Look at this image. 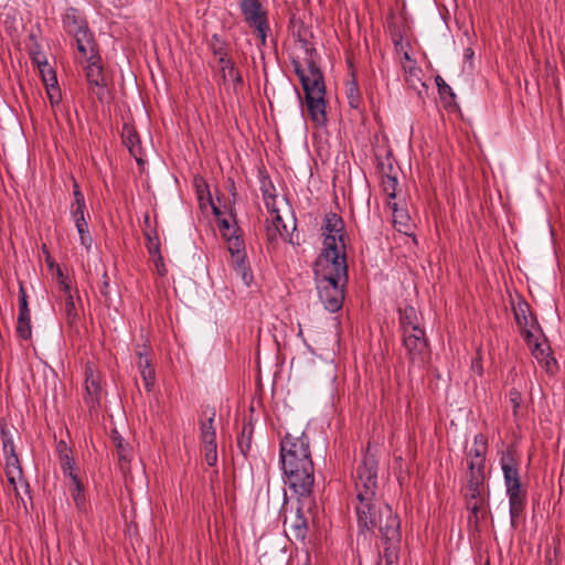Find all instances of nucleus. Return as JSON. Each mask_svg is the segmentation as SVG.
<instances>
[{
	"label": "nucleus",
	"mask_w": 565,
	"mask_h": 565,
	"mask_svg": "<svg viewBox=\"0 0 565 565\" xmlns=\"http://www.w3.org/2000/svg\"><path fill=\"white\" fill-rule=\"evenodd\" d=\"M2 451H3L4 458L18 457L14 444H11V445H8V446L4 445L2 447Z\"/></svg>",
	"instance_id": "58"
},
{
	"label": "nucleus",
	"mask_w": 565,
	"mask_h": 565,
	"mask_svg": "<svg viewBox=\"0 0 565 565\" xmlns=\"http://www.w3.org/2000/svg\"><path fill=\"white\" fill-rule=\"evenodd\" d=\"M60 461H61V469L65 477H68L70 479H72V476H77L75 473V461H74L72 452L67 454V455L64 454L63 456H61Z\"/></svg>",
	"instance_id": "41"
},
{
	"label": "nucleus",
	"mask_w": 565,
	"mask_h": 565,
	"mask_svg": "<svg viewBox=\"0 0 565 565\" xmlns=\"http://www.w3.org/2000/svg\"><path fill=\"white\" fill-rule=\"evenodd\" d=\"M70 210H71V215H72V218L74 222L76 220H81V218L85 217L86 206L71 205Z\"/></svg>",
	"instance_id": "57"
},
{
	"label": "nucleus",
	"mask_w": 565,
	"mask_h": 565,
	"mask_svg": "<svg viewBox=\"0 0 565 565\" xmlns=\"http://www.w3.org/2000/svg\"><path fill=\"white\" fill-rule=\"evenodd\" d=\"M514 318L526 344L531 345L534 338L532 330L537 326V322L531 315L527 303H519L518 308H514Z\"/></svg>",
	"instance_id": "16"
},
{
	"label": "nucleus",
	"mask_w": 565,
	"mask_h": 565,
	"mask_svg": "<svg viewBox=\"0 0 565 565\" xmlns=\"http://www.w3.org/2000/svg\"><path fill=\"white\" fill-rule=\"evenodd\" d=\"M0 438L2 441V447L6 445H11L13 443V435L11 428L4 423V420L0 422Z\"/></svg>",
	"instance_id": "47"
},
{
	"label": "nucleus",
	"mask_w": 565,
	"mask_h": 565,
	"mask_svg": "<svg viewBox=\"0 0 565 565\" xmlns=\"http://www.w3.org/2000/svg\"><path fill=\"white\" fill-rule=\"evenodd\" d=\"M345 94L349 106L360 110L363 99L354 73H352L351 79L347 82Z\"/></svg>",
	"instance_id": "25"
},
{
	"label": "nucleus",
	"mask_w": 565,
	"mask_h": 565,
	"mask_svg": "<svg viewBox=\"0 0 565 565\" xmlns=\"http://www.w3.org/2000/svg\"><path fill=\"white\" fill-rule=\"evenodd\" d=\"M387 206L393 214V223L398 232L407 234L412 227L411 216L406 210L398 207L396 202L387 201Z\"/></svg>",
	"instance_id": "24"
},
{
	"label": "nucleus",
	"mask_w": 565,
	"mask_h": 565,
	"mask_svg": "<svg viewBox=\"0 0 565 565\" xmlns=\"http://www.w3.org/2000/svg\"><path fill=\"white\" fill-rule=\"evenodd\" d=\"M380 172L382 174L381 185L383 192L386 194L388 201L392 202L396 198V189L398 184L397 175L385 172L384 163L379 164Z\"/></svg>",
	"instance_id": "26"
},
{
	"label": "nucleus",
	"mask_w": 565,
	"mask_h": 565,
	"mask_svg": "<svg viewBox=\"0 0 565 565\" xmlns=\"http://www.w3.org/2000/svg\"><path fill=\"white\" fill-rule=\"evenodd\" d=\"M509 401L513 408V415L516 416L520 405L522 403V395L516 388L509 391Z\"/></svg>",
	"instance_id": "51"
},
{
	"label": "nucleus",
	"mask_w": 565,
	"mask_h": 565,
	"mask_svg": "<svg viewBox=\"0 0 565 565\" xmlns=\"http://www.w3.org/2000/svg\"><path fill=\"white\" fill-rule=\"evenodd\" d=\"M57 451H58V456L61 457L64 454L65 455L71 454L72 449L67 446V444L64 440H60L57 444Z\"/></svg>",
	"instance_id": "60"
},
{
	"label": "nucleus",
	"mask_w": 565,
	"mask_h": 565,
	"mask_svg": "<svg viewBox=\"0 0 565 565\" xmlns=\"http://www.w3.org/2000/svg\"><path fill=\"white\" fill-rule=\"evenodd\" d=\"M321 232L323 236V246H328V243H331L333 239V245H338V243H340L341 247L344 248L345 225L343 218L339 214L334 212L327 213L323 218Z\"/></svg>",
	"instance_id": "13"
},
{
	"label": "nucleus",
	"mask_w": 565,
	"mask_h": 565,
	"mask_svg": "<svg viewBox=\"0 0 565 565\" xmlns=\"http://www.w3.org/2000/svg\"><path fill=\"white\" fill-rule=\"evenodd\" d=\"M554 542V550L551 551L550 548H547L545 551V565H558L556 559L558 557V554L561 553V542L559 540H555Z\"/></svg>",
	"instance_id": "46"
},
{
	"label": "nucleus",
	"mask_w": 565,
	"mask_h": 565,
	"mask_svg": "<svg viewBox=\"0 0 565 565\" xmlns=\"http://www.w3.org/2000/svg\"><path fill=\"white\" fill-rule=\"evenodd\" d=\"M50 68H51L50 66L40 68V73L42 75V79H43V83L45 84L46 88L50 87V84L52 83V81H50V74H49Z\"/></svg>",
	"instance_id": "61"
},
{
	"label": "nucleus",
	"mask_w": 565,
	"mask_h": 565,
	"mask_svg": "<svg viewBox=\"0 0 565 565\" xmlns=\"http://www.w3.org/2000/svg\"><path fill=\"white\" fill-rule=\"evenodd\" d=\"M231 216L233 217L234 220V223H236V215L235 213L233 212V210H231L230 212ZM218 223H220V231H221V234L223 235V232H227V233H232L233 231V227L237 224H234L233 226L231 225L230 221L225 217L223 218H218Z\"/></svg>",
	"instance_id": "53"
},
{
	"label": "nucleus",
	"mask_w": 565,
	"mask_h": 565,
	"mask_svg": "<svg viewBox=\"0 0 565 565\" xmlns=\"http://www.w3.org/2000/svg\"><path fill=\"white\" fill-rule=\"evenodd\" d=\"M503 478H508V472L511 479H520L518 463L512 451H507L500 459Z\"/></svg>",
	"instance_id": "31"
},
{
	"label": "nucleus",
	"mask_w": 565,
	"mask_h": 565,
	"mask_svg": "<svg viewBox=\"0 0 565 565\" xmlns=\"http://www.w3.org/2000/svg\"><path fill=\"white\" fill-rule=\"evenodd\" d=\"M31 58L32 62L38 65L39 70L49 66L45 56L40 52L32 53Z\"/></svg>",
	"instance_id": "55"
},
{
	"label": "nucleus",
	"mask_w": 565,
	"mask_h": 565,
	"mask_svg": "<svg viewBox=\"0 0 565 565\" xmlns=\"http://www.w3.org/2000/svg\"><path fill=\"white\" fill-rule=\"evenodd\" d=\"M271 225L280 227L282 230V225H286V224L284 223L282 217L280 216V214L277 213V214L273 215Z\"/></svg>",
	"instance_id": "62"
},
{
	"label": "nucleus",
	"mask_w": 565,
	"mask_h": 565,
	"mask_svg": "<svg viewBox=\"0 0 565 565\" xmlns=\"http://www.w3.org/2000/svg\"><path fill=\"white\" fill-rule=\"evenodd\" d=\"M253 434L254 426L252 422L244 423L242 431L237 437V447L245 458H247V455L252 448Z\"/></svg>",
	"instance_id": "29"
},
{
	"label": "nucleus",
	"mask_w": 565,
	"mask_h": 565,
	"mask_svg": "<svg viewBox=\"0 0 565 565\" xmlns=\"http://www.w3.org/2000/svg\"><path fill=\"white\" fill-rule=\"evenodd\" d=\"M81 244L89 250L93 244V237L90 235L88 226H84L82 228H77Z\"/></svg>",
	"instance_id": "50"
},
{
	"label": "nucleus",
	"mask_w": 565,
	"mask_h": 565,
	"mask_svg": "<svg viewBox=\"0 0 565 565\" xmlns=\"http://www.w3.org/2000/svg\"><path fill=\"white\" fill-rule=\"evenodd\" d=\"M228 81L233 82V88L235 93H238V90L244 85L243 76L235 65L226 70V82Z\"/></svg>",
	"instance_id": "42"
},
{
	"label": "nucleus",
	"mask_w": 565,
	"mask_h": 565,
	"mask_svg": "<svg viewBox=\"0 0 565 565\" xmlns=\"http://www.w3.org/2000/svg\"><path fill=\"white\" fill-rule=\"evenodd\" d=\"M386 161H387L386 163H385V162H383V163H384V167H385V172H386V173L395 174V172H394V166H393V162H392V158H391L390 156H387Z\"/></svg>",
	"instance_id": "64"
},
{
	"label": "nucleus",
	"mask_w": 565,
	"mask_h": 565,
	"mask_svg": "<svg viewBox=\"0 0 565 565\" xmlns=\"http://www.w3.org/2000/svg\"><path fill=\"white\" fill-rule=\"evenodd\" d=\"M507 489L509 498L511 524L515 526V520L523 513L526 504V491L522 488L521 482L511 484Z\"/></svg>",
	"instance_id": "15"
},
{
	"label": "nucleus",
	"mask_w": 565,
	"mask_h": 565,
	"mask_svg": "<svg viewBox=\"0 0 565 565\" xmlns=\"http://www.w3.org/2000/svg\"><path fill=\"white\" fill-rule=\"evenodd\" d=\"M99 292H100V296L104 298V303L107 307H110L113 305V295H111L109 277H108L106 269H104L103 275H102V284L99 286Z\"/></svg>",
	"instance_id": "39"
},
{
	"label": "nucleus",
	"mask_w": 565,
	"mask_h": 565,
	"mask_svg": "<svg viewBox=\"0 0 565 565\" xmlns=\"http://www.w3.org/2000/svg\"><path fill=\"white\" fill-rule=\"evenodd\" d=\"M4 459H6L4 471H6L8 482L17 491V480L22 479V475H23L19 457L4 458Z\"/></svg>",
	"instance_id": "28"
},
{
	"label": "nucleus",
	"mask_w": 565,
	"mask_h": 565,
	"mask_svg": "<svg viewBox=\"0 0 565 565\" xmlns=\"http://www.w3.org/2000/svg\"><path fill=\"white\" fill-rule=\"evenodd\" d=\"M121 139L122 143L127 147L129 153L136 159L137 163L139 166L142 164L143 160L141 158V141L135 127L125 122L122 125Z\"/></svg>",
	"instance_id": "18"
},
{
	"label": "nucleus",
	"mask_w": 565,
	"mask_h": 565,
	"mask_svg": "<svg viewBox=\"0 0 565 565\" xmlns=\"http://www.w3.org/2000/svg\"><path fill=\"white\" fill-rule=\"evenodd\" d=\"M57 282L60 289L64 292L65 296L72 294V287L68 277L63 274L60 267H57Z\"/></svg>",
	"instance_id": "49"
},
{
	"label": "nucleus",
	"mask_w": 565,
	"mask_h": 565,
	"mask_svg": "<svg viewBox=\"0 0 565 565\" xmlns=\"http://www.w3.org/2000/svg\"><path fill=\"white\" fill-rule=\"evenodd\" d=\"M145 237L147 239V244H146V247H147V250L148 253L154 257L157 255H160L161 252H160V241H159V237L156 233V231L151 232V231H145Z\"/></svg>",
	"instance_id": "38"
},
{
	"label": "nucleus",
	"mask_w": 565,
	"mask_h": 565,
	"mask_svg": "<svg viewBox=\"0 0 565 565\" xmlns=\"http://www.w3.org/2000/svg\"><path fill=\"white\" fill-rule=\"evenodd\" d=\"M85 76L88 85L102 102L104 99L105 87L107 86L104 66L100 55H93L86 58Z\"/></svg>",
	"instance_id": "11"
},
{
	"label": "nucleus",
	"mask_w": 565,
	"mask_h": 565,
	"mask_svg": "<svg viewBox=\"0 0 565 565\" xmlns=\"http://www.w3.org/2000/svg\"><path fill=\"white\" fill-rule=\"evenodd\" d=\"M315 278H337L348 281V264L345 252L333 245V239L323 246L313 265Z\"/></svg>",
	"instance_id": "4"
},
{
	"label": "nucleus",
	"mask_w": 565,
	"mask_h": 565,
	"mask_svg": "<svg viewBox=\"0 0 565 565\" xmlns=\"http://www.w3.org/2000/svg\"><path fill=\"white\" fill-rule=\"evenodd\" d=\"M398 323L402 333L418 332L419 329H423L420 326L419 315L411 305L398 308Z\"/></svg>",
	"instance_id": "19"
},
{
	"label": "nucleus",
	"mask_w": 565,
	"mask_h": 565,
	"mask_svg": "<svg viewBox=\"0 0 565 565\" xmlns=\"http://www.w3.org/2000/svg\"><path fill=\"white\" fill-rule=\"evenodd\" d=\"M71 495L78 510H84L86 507L85 488L78 476H72L71 479Z\"/></svg>",
	"instance_id": "30"
},
{
	"label": "nucleus",
	"mask_w": 565,
	"mask_h": 565,
	"mask_svg": "<svg viewBox=\"0 0 565 565\" xmlns=\"http://www.w3.org/2000/svg\"><path fill=\"white\" fill-rule=\"evenodd\" d=\"M62 24L64 31L72 36L78 35L82 31L89 29L85 18L73 7L66 9L62 18Z\"/></svg>",
	"instance_id": "17"
},
{
	"label": "nucleus",
	"mask_w": 565,
	"mask_h": 565,
	"mask_svg": "<svg viewBox=\"0 0 565 565\" xmlns=\"http://www.w3.org/2000/svg\"><path fill=\"white\" fill-rule=\"evenodd\" d=\"M384 550H383V558L385 561V565H393L398 562V553H399V544L401 542L393 541H383Z\"/></svg>",
	"instance_id": "32"
},
{
	"label": "nucleus",
	"mask_w": 565,
	"mask_h": 565,
	"mask_svg": "<svg viewBox=\"0 0 565 565\" xmlns=\"http://www.w3.org/2000/svg\"><path fill=\"white\" fill-rule=\"evenodd\" d=\"M239 9L244 21L253 28L262 45L266 44L267 34L270 31L268 15L260 0H241Z\"/></svg>",
	"instance_id": "7"
},
{
	"label": "nucleus",
	"mask_w": 565,
	"mask_h": 565,
	"mask_svg": "<svg viewBox=\"0 0 565 565\" xmlns=\"http://www.w3.org/2000/svg\"><path fill=\"white\" fill-rule=\"evenodd\" d=\"M73 38L76 43L77 52L83 58L86 60L88 56L100 55L98 44L89 29L82 31L78 35H73Z\"/></svg>",
	"instance_id": "21"
},
{
	"label": "nucleus",
	"mask_w": 565,
	"mask_h": 565,
	"mask_svg": "<svg viewBox=\"0 0 565 565\" xmlns=\"http://www.w3.org/2000/svg\"><path fill=\"white\" fill-rule=\"evenodd\" d=\"M151 349L149 347H143L142 350L137 352L138 355V367L140 370L141 377L143 380L145 387L148 392H151L156 382V372L154 367L151 364V361L148 359V354Z\"/></svg>",
	"instance_id": "20"
},
{
	"label": "nucleus",
	"mask_w": 565,
	"mask_h": 565,
	"mask_svg": "<svg viewBox=\"0 0 565 565\" xmlns=\"http://www.w3.org/2000/svg\"><path fill=\"white\" fill-rule=\"evenodd\" d=\"M379 461L369 445L353 475L358 504L355 507L358 526L361 532L373 531L379 519L375 504L377 490Z\"/></svg>",
	"instance_id": "3"
},
{
	"label": "nucleus",
	"mask_w": 565,
	"mask_h": 565,
	"mask_svg": "<svg viewBox=\"0 0 565 565\" xmlns=\"http://www.w3.org/2000/svg\"><path fill=\"white\" fill-rule=\"evenodd\" d=\"M232 267L237 276H239L246 286H250L254 280V275L247 256L232 259Z\"/></svg>",
	"instance_id": "27"
},
{
	"label": "nucleus",
	"mask_w": 565,
	"mask_h": 565,
	"mask_svg": "<svg viewBox=\"0 0 565 565\" xmlns=\"http://www.w3.org/2000/svg\"><path fill=\"white\" fill-rule=\"evenodd\" d=\"M318 296L323 307L331 313L339 311L344 301V287L348 281L337 278H315Z\"/></svg>",
	"instance_id": "6"
},
{
	"label": "nucleus",
	"mask_w": 565,
	"mask_h": 565,
	"mask_svg": "<svg viewBox=\"0 0 565 565\" xmlns=\"http://www.w3.org/2000/svg\"><path fill=\"white\" fill-rule=\"evenodd\" d=\"M483 487L484 486L467 487V492H466L467 502H473V501L484 502Z\"/></svg>",
	"instance_id": "45"
},
{
	"label": "nucleus",
	"mask_w": 565,
	"mask_h": 565,
	"mask_svg": "<svg viewBox=\"0 0 565 565\" xmlns=\"http://www.w3.org/2000/svg\"><path fill=\"white\" fill-rule=\"evenodd\" d=\"M218 57V64L221 65V78L223 84L226 83V70H228L231 66H234L235 63L232 58H227V56H217Z\"/></svg>",
	"instance_id": "52"
},
{
	"label": "nucleus",
	"mask_w": 565,
	"mask_h": 565,
	"mask_svg": "<svg viewBox=\"0 0 565 565\" xmlns=\"http://www.w3.org/2000/svg\"><path fill=\"white\" fill-rule=\"evenodd\" d=\"M264 203L268 212L274 215L279 213V210L276 206V195H266L264 194Z\"/></svg>",
	"instance_id": "54"
},
{
	"label": "nucleus",
	"mask_w": 565,
	"mask_h": 565,
	"mask_svg": "<svg viewBox=\"0 0 565 565\" xmlns=\"http://www.w3.org/2000/svg\"><path fill=\"white\" fill-rule=\"evenodd\" d=\"M487 449L486 447H481L479 445V447L477 446H473L470 451H469V457H470V460L468 462L469 465V468H473L475 466L476 467H486V454H487Z\"/></svg>",
	"instance_id": "35"
},
{
	"label": "nucleus",
	"mask_w": 565,
	"mask_h": 565,
	"mask_svg": "<svg viewBox=\"0 0 565 565\" xmlns=\"http://www.w3.org/2000/svg\"><path fill=\"white\" fill-rule=\"evenodd\" d=\"M488 448V439L483 434H477L473 438V446Z\"/></svg>",
	"instance_id": "59"
},
{
	"label": "nucleus",
	"mask_w": 565,
	"mask_h": 565,
	"mask_svg": "<svg viewBox=\"0 0 565 565\" xmlns=\"http://www.w3.org/2000/svg\"><path fill=\"white\" fill-rule=\"evenodd\" d=\"M64 315L70 326H74L76 323L78 313L75 307L74 296L72 294L65 296Z\"/></svg>",
	"instance_id": "36"
},
{
	"label": "nucleus",
	"mask_w": 565,
	"mask_h": 565,
	"mask_svg": "<svg viewBox=\"0 0 565 565\" xmlns=\"http://www.w3.org/2000/svg\"><path fill=\"white\" fill-rule=\"evenodd\" d=\"M116 452L118 456L119 467L122 472H127L130 469L131 461V449L128 444L117 445Z\"/></svg>",
	"instance_id": "33"
},
{
	"label": "nucleus",
	"mask_w": 565,
	"mask_h": 565,
	"mask_svg": "<svg viewBox=\"0 0 565 565\" xmlns=\"http://www.w3.org/2000/svg\"><path fill=\"white\" fill-rule=\"evenodd\" d=\"M484 467H473L472 469L468 467L467 471V487H480L484 486Z\"/></svg>",
	"instance_id": "34"
},
{
	"label": "nucleus",
	"mask_w": 565,
	"mask_h": 565,
	"mask_svg": "<svg viewBox=\"0 0 565 565\" xmlns=\"http://www.w3.org/2000/svg\"><path fill=\"white\" fill-rule=\"evenodd\" d=\"M402 343L409 364L423 367L429 360L430 350L424 328L419 329L418 332L402 333Z\"/></svg>",
	"instance_id": "8"
},
{
	"label": "nucleus",
	"mask_w": 565,
	"mask_h": 565,
	"mask_svg": "<svg viewBox=\"0 0 565 565\" xmlns=\"http://www.w3.org/2000/svg\"><path fill=\"white\" fill-rule=\"evenodd\" d=\"M210 47H211L212 53L215 56H227V44L216 33L211 36Z\"/></svg>",
	"instance_id": "40"
},
{
	"label": "nucleus",
	"mask_w": 565,
	"mask_h": 565,
	"mask_svg": "<svg viewBox=\"0 0 565 565\" xmlns=\"http://www.w3.org/2000/svg\"><path fill=\"white\" fill-rule=\"evenodd\" d=\"M383 541L401 542V521L388 504L379 508V519L375 520Z\"/></svg>",
	"instance_id": "9"
},
{
	"label": "nucleus",
	"mask_w": 565,
	"mask_h": 565,
	"mask_svg": "<svg viewBox=\"0 0 565 565\" xmlns=\"http://www.w3.org/2000/svg\"><path fill=\"white\" fill-rule=\"evenodd\" d=\"M300 42L305 50V62L309 71V75L306 74L298 60L292 58L291 65L295 74L301 83L310 119L318 126H324L328 118L326 111V84L319 65L320 56L309 41L300 40Z\"/></svg>",
	"instance_id": "2"
},
{
	"label": "nucleus",
	"mask_w": 565,
	"mask_h": 565,
	"mask_svg": "<svg viewBox=\"0 0 565 565\" xmlns=\"http://www.w3.org/2000/svg\"><path fill=\"white\" fill-rule=\"evenodd\" d=\"M469 511L468 527L476 533L480 532V522L487 518L488 512L484 510V502L473 501L467 502Z\"/></svg>",
	"instance_id": "23"
},
{
	"label": "nucleus",
	"mask_w": 565,
	"mask_h": 565,
	"mask_svg": "<svg viewBox=\"0 0 565 565\" xmlns=\"http://www.w3.org/2000/svg\"><path fill=\"white\" fill-rule=\"evenodd\" d=\"M315 501L311 498V494L307 495H298V504L296 509V513L290 522L289 530L295 540L305 542L309 527L308 520L303 514L305 509L308 511L313 507Z\"/></svg>",
	"instance_id": "12"
},
{
	"label": "nucleus",
	"mask_w": 565,
	"mask_h": 565,
	"mask_svg": "<svg viewBox=\"0 0 565 565\" xmlns=\"http://www.w3.org/2000/svg\"><path fill=\"white\" fill-rule=\"evenodd\" d=\"M241 228L237 225L233 227L232 233L223 232V238L227 243V250L232 259L246 256L245 242L238 234Z\"/></svg>",
	"instance_id": "22"
},
{
	"label": "nucleus",
	"mask_w": 565,
	"mask_h": 565,
	"mask_svg": "<svg viewBox=\"0 0 565 565\" xmlns=\"http://www.w3.org/2000/svg\"><path fill=\"white\" fill-rule=\"evenodd\" d=\"M17 334L29 340L32 337L31 313L29 309L28 295L22 281H19V313L17 321Z\"/></svg>",
	"instance_id": "14"
},
{
	"label": "nucleus",
	"mask_w": 565,
	"mask_h": 565,
	"mask_svg": "<svg viewBox=\"0 0 565 565\" xmlns=\"http://www.w3.org/2000/svg\"><path fill=\"white\" fill-rule=\"evenodd\" d=\"M84 390V403L89 412L96 411L100 405L103 396L102 377L90 363L85 365Z\"/></svg>",
	"instance_id": "10"
},
{
	"label": "nucleus",
	"mask_w": 565,
	"mask_h": 565,
	"mask_svg": "<svg viewBox=\"0 0 565 565\" xmlns=\"http://www.w3.org/2000/svg\"><path fill=\"white\" fill-rule=\"evenodd\" d=\"M153 258V263L156 265V268H157V273L160 275V276H164L167 274V267L163 263V257L162 255H157Z\"/></svg>",
	"instance_id": "56"
},
{
	"label": "nucleus",
	"mask_w": 565,
	"mask_h": 565,
	"mask_svg": "<svg viewBox=\"0 0 565 565\" xmlns=\"http://www.w3.org/2000/svg\"><path fill=\"white\" fill-rule=\"evenodd\" d=\"M215 416V408L206 407L199 418L200 440L209 467H213L217 462Z\"/></svg>",
	"instance_id": "5"
},
{
	"label": "nucleus",
	"mask_w": 565,
	"mask_h": 565,
	"mask_svg": "<svg viewBox=\"0 0 565 565\" xmlns=\"http://www.w3.org/2000/svg\"><path fill=\"white\" fill-rule=\"evenodd\" d=\"M111 439H113L115 448H117V445H119V444H125L124 438L116 430L113 431Z\"/></svg>",
	"instance_id": "63"
},
{
	"label": "nucleus",
	"mask_w": 565,
	"mask_h": 565,
	"mask_svg": "<svg viewBox=\"0 0 565 565\" xmlns=\"http://www.w3.org/2000/svg\"><path fill=\"white\" fill-rule=\"evenodd\" d=\"M438 93L443 99H446V97H449L450 100H455L456 94L454 93L452 88L444 81V78L439 75L435 78Z\"/></svg>",
	"instance_id": "43"
},
{
	"label": "nucleus",
	"mask_w": 565,
	"mask_h": 565,
	"mask_svg": "<svg viewBox=\"0 0 565 565\" xmlns=\"http://www.w3.org/2000/svg\"><path fill=\"white\" fill-rule=\"evenodd\" d=\"M266 236L269 242H276L277 237L280 236L282 238H287L289 236V232L286 225H282V230L277 226H273L271 224L266 227Z\"/></svg>",
	"instance_id": "44"
},
{
	"label": "nucleus",
	"mask_w": 565,
	"mask_h": 565,
	"mask_svg": "<svg viewBox=\"0 0 565 565\" xmlns=\"http://www.w3.org/2000/svg\"><path fill=\"white\" fill-rule=\"evenodd\" d=\"M279 446V461L285 483L297 495L311 494L315 484V466L309 437L305 431L300 435L286 433Z\"/></svg>",
	"instance_id": "1"
},
{
	"label": "nucleus",
	"mask_w": 565,
	"mask_h": 565,
	"mask_svg": "<svg viewBox=\"0 0 565 565\" xmlns=\"http://www.w3.org/2000/svg\"><path fill=\"white\" fill-rule=\"evenodd\" d=\"M73 180V196H74V202L71 204V205H75V206H86V202H85V198H84V194L79 188V184L77 183V181L72 178Z\"/></svg>",
	"instance_id": "48"
},
{
	"label": "nucleus",
	"mask_w": 565,
	"mask_h": 565,
	"mask_svg": "<svg viewBox=\"0 0 565 565\" xmlns=\"http://www.w3.org/2000/svg\"><path fill=\"white\" fill-rule=\"evenodd\" d=\"M49 74H50V81H52V83L50 84V87L46 88L47 97L50 99L51 105H55L61 102V92L57 86V79H56L55 72L52 68H50Z\"/></svg>",
	"instance_id": "37"
}]
</instances>
